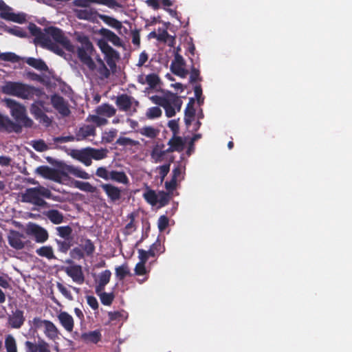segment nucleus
Segmentation results:
<instances>
[{"mask_svg": "<svg viewBox=\"0 0 352 352\" xmlns=\"http://www.w3.org/2000/svg\"><path fill=\"white\" fill-rule=\"evenodd\" d=\"M28 28L30 34L34 36L35 45H39L60 56L65 54L63 48L70 52L74 51V46L70 40L65 35L63 31L57 27H47L43 32L36 24L30 23Z\"/></svg>", "mask_w": 352, "mask_h": 352, "instance_id": "obj_1", "label": "nucleus"}, {"mask_svg": "<svg viewBox=\"0 0 352 352\" xmlns=\"http://www.w3.org/2000/svg\"><path fill=\"white\" fill-rule=\"evenodd\" d=\"M1 91L4 94L16 96L24 100H32L34 97L36 98H47V95L43 89L20 82H6V84L1 87Z\"/></svg>", "mask_w": 352, "mask_h": 352, "instance_id": "obj_2", "label": "nucleus"}, {"mask_svg": "<svg viewBox=\"0 0 352 352\" xmlns=\"http://www.w3.org/2000/svg\"><path fill=\"white\" fill-rule=\"evenodd\" d=\"M5 102L10 109L12 116L18 123V125H15L14 128L15 132H20L21 126L26 128L32 126L34 122L27 116L25 106L12 99H6Z\"/></svg>", "mask_w": 352, "mask_h": 352, "instance_id": "obj_3", "label": "nucleus"}, {"mask_svg": "<svg viewBox=\"0 0 352 352\" xmlns=\"http://www.w3.org/2000/svg\"><path fill=\"white\" fill-rule=\"evenodd\" d=\"M44 198L54 200V197L51 191L42 186L27 188L22 195L23 201L30 203L37 206L43 207L47 204Z\"/></svg>", "mask_w": 352, "mask_h": 352, "instance_id": "obj_4", "label": "nucleus"}, {"mask_svg": "<svg viewBox=\"0 0 352 352\" xmlns=\"http://www.w3.org/2000/svg\"><path fill=\"white\" fill-rule=\"evenodd\" d=\"M78 41L81 44V46L77 50L78 58L89 69V70H95L96 69V65L91 57V55L94 50L92 43L87 36H78Z\"/></svg>", "mask_w": 352, "mask_h": 352, "instance_id": "obj_5", "label": "nucleus"}, {"mask_svg": "<svg viewBox=\"0 0 352 352\" xmlns=\"http://www.w3.org/2000/svg\"><path fill=\"white\" fill-rule=\"evenodd\" d=\"M98 46L104 55V59L110 69L113 71L116 68V61L120 58L119 53L111 47L104 39H99L97 43Z\"/></svg>", "mask_w": 352, "mask_h": 352, "instance_id": "obj_6", "label": "nucleus"}, {"mask_svg": "<svg viewBox=\"0 0 352 352\" xmlns=\"http://www.w3.org/2000/svg\"><path fill=\"white\" fill-rule=\"evenodd\" d=\"M116 104L120 111L134 113L137 112L140 103L132 96L122 94L117 97Z\"/></svg>", "mask_w": 352, "mask_h": 352, "instance_id": "obj_7", "label": "nucleus"}, {"mask_svg": "<svg viewBox=\"0 0 352 352\" xmlns=\"http://www.w3.org/2000/svg\"><path fill=\"white\" fill-rule=\"evenodd\" d=\"M27 14L23 12L15 13L13 8L8 6L1 0V19L19 24H23L27 21Z\"/></svg>", "mask_w": 352, "mask_h": 352, "instance_id": "obj_8", "label": "nucleus"}, {"mask_svg": "<svg viewBox=\"0 0 352 352\" xmlns=\"http://www.w3.org/2000/svg\"><path fill=\"white\" fill-rule=\"evenodd\" d=\"M26 232L28 234L34 237L37 243H45L49 238V234L46 229L33 223L28 225Z\"/></svg>", "mask_w": 352, "mask_h": 352, "instance_id": "obj_9", "label": "nucleus"}, {"mask_svg": "<svg viewBox=\"0 0 352 352\" xmlns=\"http://www.w3.org/2000/svg\"><path fill=\"white\" fill-rule=\"evenodd\" d=\"M185 65L186 63L182 56L176 52L174 60L170 64L172 73L181 78H185L188 74V71L184 68Z\"/></svg>", "mask_w": 352, "mask_h": 352, "instance_id": "obj_10", "label": "nucleus"}, {"mask_svg": "<svg viewBox=\"0 0 352 352\" xmlns=\"http://www.w3.org/2000/svg\"><path fill=\"white\" fill-rule=\"evenodd\" d=\"M51 103L53 107L63 116H68L70 114L71 111L63 97L54 94L51 97Z\"/></svg>", "mask_w": 352, "mask_h": 352, "instance_id": "obj_11", "label": "nucleus"}, {"mask_svg": "<svg viewBox=\"0 0 352 352\" xmlns=\"http://www.w3.org/2000/svg\"><path fill=\"white\" fill-rule=\"evenodd\" d=\"M100 187L106 193L110 202L116 203L122 198V190L111 184H102Z\"/></svg>", "mask_w": 352, "mask_h": 352, "instance_id": "obj_12", "label": "nucleus"}, {"mask_svg": "<svg viewBox=\"0 0 352 352\" xmlns=\"http://www.w3.org/2000/svg\"><path fill=\"white\" fill-rule=\"evenodd\" d=\"M70 155L75 160L89 166L91 164V153L89 147L82 149H73L70 153Z\"/></svg>", "mask_w": 352, "mask_h": 352, "instance_id": "obj_13", "label": "nucleus"}, {"mask_svg": "<svg viewBox=\"0 0 352 352\" xmlns=\"http://www.w3.org/2000/svg\"><path fill=\"white\" fill-rule=\"evenodd\" d=\"M26 237L17 231H11L8 235V242L11 247L16 250L23 249L28 241H25Z\"/></svg>", "mask_w": 352, "mask_h": 352, "instance_id": "obj_14", "label": "nucleus"}, {"mask_svg": "<svg viewBox=\"0 0 352 352\" xmlns=\"http://www.w3.org/2000/svg\"><path fill=\"white\" fill-rule=\"evenodd\" d=\"M65 272L67 276L72 278L73 281L80 285L84 283L85 276L80 265H73L67 267L65 269Z\"/></svg>", "mask_w": 352, "mask_h": 352, "instance_id": "obj_15", "label": "nucleus"}, {"mask_svg": "<svg viewBox=\"0 0 352 352\" xmlns=\"http://www.w3.org/2000/svg\"><path fill=\"white\" fill-rule=\"evenodd\" d=\"M98 34L101 35L104 38V40H105L107 42L109 41L113 45L117 47L122 46L121 38L111 30L102 28L99 30Z\"/></svg>", "mask_w": 352, "mask_h": 352, "instance_id": "obj_16", "label": "nucleus"}, {"mask_svg": "<svg viewBox=\"0 0 352 352\" xmlns=\"http://www.w3.org/2000/svg\"><path fill=\"white\" fill-rule=\"evenodd\" d=\"M111 277V272L109 270L102 271L98 275V280H96L95 287L96 293H98L104 290L105 286L109 283Z\"/></svg>", "mask_w": 352, "mask_h": 352, "instance_id": "obj_17", "label": "nucleus"}, {"mask_svg": "<svg viewBox=\"0 0 352 352\" xmlns=\"http://www.w3.org/2000/svg\"><path fill=\"white\" fill-rule=\"evenodd\" d=\"M25 320L23 311L16 309L12 312V315L9 316L8 322L12 328L19 329L23 324Z\"/></svg>", "mask_w": 352, "mask_h": 352, "instance_id": "obj_18", "label": "nucleus"}, {"mask_svg": "<svg viewBox=\"0 0 352 352\" xmlns=\"http://www.w3.org/2000/svg\"><path fill=\"white\" fill-rule=\"evenodd\" d=\"M96 135V129L92 125H84L79 128L76 132V141H81L86 139L89 136H94Z\"/></svg>", "mask_w": 352, "mask_h": 352, "instance_id": "obj_19", "label": "nucleus"}, {"mask_svg": "<svg viewBox=\"0 0 352 352\" xmlns=\"http://www.w3.org/2000/svg\"><path fill=\"white\" fill-rule=\"evenodd\" d=\"M61 325L69 332L72 331L74 329V319L68 313L63 311L58 316Z\"/></svg>", "mask_w": 352, "mask_h": 352, "instance_id": "obj_20", "label": "nucleus"}, {"mask_svg": "<svg viewBox=\"0 0 352 352\" xmlns=\"http://www.w3.org/2000/svg\"><path fill=\"white\" fill-rule=\"evenodd\" d=\"M79 246L82 250L86 256H92L96 250V247L93 241L87 238H81Z\"/></svg>", "mask_w": 352, "mask_h": 352, "instance_id": "obj_21", "label": "nucleus"}, {"mask_svg": "<svg viewBox=\"0 0 352 352\" xmlns=\"http://www.w3.org/2000/svg\"><path fill=\"white\" fill-rule=\"evenodd\" d=\"M81 338L86 343L97 344L101 340L102 334L99 330H95L82 333Z\"/></svg>", "mask_w": 352, "mask_h": 352, "instance_id": "obj_22", "label": "nucleus"}, {"mask_svg": "<svg viewBox=\"0 0 352 352\" xmlns=\"http://www.w3.org/2000/svg\"><path fill=\"white\" fill-rule=\"evenodd\" d=\"M65 170L67 171V175L69 174L73 175L74 176L84 179H90L91 175L82 170L80 168L76 167L72 165H65Z\"/></svg>", "mask_w": 352, "mask_h": 352, "instance_id": "obj_23", "label": "nucleus"}, {"mask_svg": "<svg viewBox=\"0 0 352 352\" xmlns=\"http://www.w3.org/2000/svg\"><path fill=\"white\" fill-rule=\"evenodd\" d=\"M1 30L19 38H25L28 36L27 32L19 26L14 25L13 27H9L7 25L1 23Z\"/></svg>", "mask_w": 352, "mask_h": 352, "instance_id": "obj_24", "label": "nucleus"}, {"mask_svg": "<svg viewBox=\"0 0 352 352\" xmlns=\"http://www.w3.org/2000/svg\"><path fill=\"white\" fill-rule=\"evenodd\" d=\"M96 112L98 115L111 118L116 114V110L112 105L105 103L98 106Z\"/></svg>", "mask_w": 352, "mask_h": 352, "instance_id": "obj_25", "label": "nucleus"}, {"mask_svg": "<svg viewBox=\"0 0 352 352\" xmlns=\"http://www.w3.org/2000/svg\"><path fill=\"white\" fill-rule=\"evenodd\" d=\"M41 98H37L30 106V111L35 119L38 120L44 113L42 108L44 107L45 102Z\"/></svg>", "mask_w": 352, "mask_h": 352, "instance_id": "obj_26", "label": "nucleus"}, {"mask_svg": "<svg viewBox=\"0 0 352 352\" xmlns=\"http://www.w3.org/2000/svg\"><path fill=\"white\" fill-rule=\"evenodd\" d=\"M44 328V333L47 338L52 340L58 338V330L52 322L48 320Z\"/></svg>", "mask_w": 352, "mask_h": 352, "instance_id": "obj_27", "label": "nucleus"}, {"mask_svg": "<svg viewBox=\"0 0 352 352\" xmlns=\"http://www.w3.org/2000/svg\"><path fill=\"white\" fill-rule=\"evenodd\" d=\"M98 17L104 23L116 30H120L122 28V23L112 16L106 14H99Z\"/></svg>", "mask_w": 352, "mask_h": 352, "instance_id": "obj_28", "label": "nucleus"}, {"mask_svg": "<svg viewBox=\"0 0 352 352\" xmlns=\"http://www.w3.org/2000/svg\"><path fill=\"white\" fill-rule=\"evenodd\" d=\"M48 219L54 224H60L63 222L64 217L58 210L52 209L45 213Z\"/></svg>", "mask_w": 352, "mask_h": 352, "instance_id": "obj_29", "label": "nucleus"}, {"mask_svg": "<svg viewBox=\"0 0 352 352\" xmlns=\"http://www.w3.org/2000/svg\"><path fill=\"white\" fill-rule=\"evenodd\" d=\"M65 165L66 164H63L61 166L60 170L52 168L49 179L60 183L63 177H67V171L65 170Z\"/></svg>", "mask_w": 352, "mask_h": 352, "instance_id": "obj_30", "label": "nucleus"}, {"mask_svg": "<svg viewBox=\"0 0 352 352\" xmlns=\"http://www.w3.org/2000/svg\"><path fill=\"white\" fill-rule=\"evenodd\" d=\"M109 179L123 184H127L129 182L128 177L123 171L111 170Z\"/></svg>", "mask_w": 352, "mask_h": 352, "instance_id": "obj_31", "label": "nucleus"}, {"mask_svg": "<svg viewBox=\"0 0 352 352\" xmlns=\"http://www.w3.org/2000/svg\"><path fill=\"white\" fill-rule=\"evenodd\" d=\"M73 186L86 192H95L97 190L96 187L92 186L90 183L87 182H82L78 180H74L73 182Z\"/></svg>", "mask_w": 352, "mask_h": 352, "instance_id": "obj_32", "label": "nucleus"}, {"mask_svg": "<svg viewBox=\"0 0 352 352\" xmlns=\"http://www.w3.org/2000/svg\"><path fill=\"white\" fill-rule=\"evenodd\" d=\"M138 133L148 138L154 139L159 135L160 130L151 126H145L140 129Z\"/></svg>", "mask_w": 352, "mask_h": 352, "instance_id": "obj_33", "label": "nucleus"}, {"mask_svg": "<svg viewBox=\"0 0 352 352\" xmlns=\"http://www.w3.org/2000/svg\"><path fill=\"white\" fill-rule=\"evenodd\" d=\"M25 62L30 66L41 71H46L48 69L45 63L41 59L30 57L26 59Z\"/></svg>", "mask_w": 352, "mask_h": 352, "instance_id": "obj_34", "label": "nucleus"}, {"mask_svg": "<svg viewBox=\"0 0 352 352\" xmlns=\"http://www.w3.org/2000/svg\"><path fill=\"white\" fill-rule=\"evenodd\" d=\"M36 253L42 257H45L47 259H56V256L54 254V250L52 246L45 245L38 248L36 250Z\"/></svg>", "mask_w": 352, "mask_h": 352, "instance_id": "obj_35", "label": "nucleus"}, {"mask_svg": "<svg viewBox=\"0 0 352 352\" xmlns=\"http://www.w3.org/2000/svg\"><path fill=\"white\" fill-rule=\"evenodd\" d=\"M164 251V247L162 245L161 241L157 239L151 245L149 250H148V253L150 254L151 257H155L163 253Z\"/></svg>", "mask_w": 352, "mask_h": 352, "instance_id": "obj_36", "label": "nucleus"}, {"mask_svg": "<svg viewBox=\"0 0 352 352\" xmlns=\"http://www.w3.org/2000/svg\"><path fill=\"white\" fill-rule=\"evenodd\" d=\"M168 144L173 146L177 152H181L184 150V142L181 137L176 136V135H173V137L170 139Z\"/></svg>", "mask_w": 352, "mask_h": 352, "instance_id": "obj_37", "label": "nucleus"}, {"mask_svg": "<svg viewBox=\"0 0 352 352\" xmlns=\"http://www.w3.org/2000/svg\"><path fill=\"white\" fill-rule=\"evenodd\" d=\"M96 294L100 297L102 304L106 306H110L115 298L113 292L107 293L102 291Z\"/></svg>", "mask_w": 352, "mask_h": 352, "instance_id": "obj_38", "label": "nucleus"}, {"mask_svg": "<svg viewBox=\"0 0 352 352\" xmlns=\"http://www.w3.org/2000/svg\"><path fill=\"white\" fill-rule=\"evenodd\" d=\"M56 230L57 234L64 239H69L73 231L69 226H58L56 228Z\"/></svg>", "mask_w": 352, "mask_h": 352, "instance_id": "obj_39", "label": "nucleus"}, {"mask_svg": "<svg viewBox=\"0 0 352 352\" xmlns=\"http://www.w3.org/2000/svg\"><path fill=\"white\" fill-rule=\"evenodd\" d=\"M55 242L57 244L58 251L66 254L68 250H70L72 244L69 239H65L63 241L56 239Z\"/></svg>", "mask_w": 352, "mask_h": 352, "instance_id": "obj_40", "label": "nucleus"}, {"mask_svg": "<svg viewBox=\"0 0 352 352\" xmlns=\"http://www.w3.org/2000/svg\"><path fill=\"white\" fill-rule=\"evenodd\" d=\"M130 274V270L126 264L122 265L116 268V276L120 280H124L126 276Z\"/></svg>", "mask_w": 352, "mask_h": 352, "instance_id": "obj_41", "label": "nucleus"}, {"mask_svg": "<svg viewBox=\"0 0 352 352\" xmlns=\"http://www.w3.org/2000/svg\"><path fill=\"white\" fill-rule=\"evenodd\" d=\"M165 152H164L159 146L156 145L151 151V157L155 163L162 161Z\"/></svg>", "mask_w": 352, "mask_h": 352, "instance_id": "obj_42", "label": "nucleus"}, {"mask_svg": "<svg viewBox=\"0 0 352 352\" xmlns=\"http://www.w3.org/2000/svg\"><path fill=\"white\" fill-rule=\"evenodd\" d=\"M143 197L146 202L152 206H155L157 204V194L153 190H148L144 193Z\"/></svg>", "mask_w": 352, "mask_h": 352, "instance_id": "obj_43", "label": "nucleus"}, {"mask_svg": "<svg viewBox=\"0 0 352 352\" xmlns=\"http://www.w3.org/2000/svg\"><path fill=\"white\" fill-rule=\"evenodd\" d=\"M89 151L91 160H100L107 157V151L105 149H97L89 147Z\"/></svg>", "mask_w": 352, "mask_h": 352, "instance_id": "obj_44", "label": "nucleus"}, {"mask_svg": "<svg viewBox=\"0 0 352 352\" xmlns=\"http://www.w3.org/2000/svg\"><path fill=\"white\" fill-rule=\"evenodd\" d=\"M172 195L164 191H160L157 194V204L160 207H164L168 204Z\"/></svg>", "mask_w": 352, "mask_h": 352, "instance_id": "obj_45", "label": "nucleus"}, {"mask_svg": "<svg viewBox=\"0 0 352 352\" xmlns=\"http://www.w3.org/2000/svg\"><path fill=\"white\" fill-rule=\"evenodd\" d=\"M5 347L7 352H17L16 340L12 335L6 338Z\"/></svg>", "mask_w": 352, "mask_h": 352, "instance_id": "obj_46", "label": "nucleus"}, {"mask_svg": "<svg viewBox=\"0 0 352 352\" xmlns=\"http://www.w3.org/2000/svg\"><path fill=\"white\" fill-rule=\"evenodd\" d=\"M162 110L158 107H153L151 108H148L146 113V116L148 119H155L158 118L162 116Z\"/></svg>", "mask_w": 352, "mask_h": 352, "instance_id": "obj_47", "label": "nucleus"}, {"mask_svg": "<svg viewBox=\"0 0 352 352\" xmlns=\"http://www.w3.org/2000/svg\"><path fill=\"white\" fill-rule=\"evenodd\" d=\"M69 256L72 259L81 260L86 256L82 250L78 245L72 249L69 252Z\"/></svg>", "mask_w": 352, "mask_h": 352, "instance_id": "obj_48", "label": "nucleus"}, {"mask_svg": "<svg viewBox=\"0 0 352 352\" xmlns=\"http://www.w3.org/2000/svg\"><path fill=\"white\" fill-rule=\"evenodd\" d=\"M47 320H42L38 317H35L33 318L32 321H29L31 328L34 329V331H36L38 329L41 327H44L47 322Z\"/></svg>", "mask_w": 352, "mask_h": 352, "instance_id": "obj_49", "label": "nucleus"}, {"mask_svg": "<svg viewBox=\"0 0 352 352\" xmlns=\"http://www.w3.org/2000/svg\"><path fill=\"white\" fill-rule=\"evenodd\" d=\"M89 121H91L96 124L98 126L106 125L108 123L107 118L101 117L100 115H91L87 118Z\"/></svg>", "mask_w": 352, "mask_h": 352, "instance_id": "obj_50", "label": "nucleus"}, {"mask_svg": "<svg viewBox=\"0 0 352 352\" xmlns=\"http://www.w3.org/2000/svg\"><path fill=\"white\" fill-rule=\"evenodd\" d=\"M163 108L165 110L166 116L168 118H172L176 113L175 109L173 107L170 97L168 98V100L166 101L165 104L163 106Z\"/></svg>", "mask_w": 352, "mask_h": 352, "instance_id": "obj_51", "label": "nucleus"}, {"mask_svg": "<svg viewBox=\"0 0 352 352\" xmlns=\"http://www.w3.org/2000/svg\"><path fill=\"white\" fill-rule=\"evenodd\" d=\"M118 145L120 146H136L139 144L138 141L132 140L129 138L126 137H120L119 138L116 142Z\"/></svg>", "mask_w": 352, "mask_h": 352, "instance_id": "obj_52", "label": "nucleus"}, {"mask_svg": "<svg viewBox=\"0 0 352 352\" xmlns=\"http://www.w3.org/2000/svg\"><path fill=\"white\" fill-rule=\"evenodd\" d=\"M118 131L116 129H112L108 132H104L102 135V142L105 143H111L116 137Z\"/></svg>", "mask_w": 352, "mask_h": 352, "instance_id": "obj_53", "label": "nucleus"}, {"mask_svg": "<svg viewBox=\"0 0 352 352\" xmlns=\"http://www.w3.org/2000/svg\"><path fill=\"white\" fill-rule=\"evenodd\" d=\"M146 82L151 88H155L160 82V78L155 74H150L146 76Z\"/></svg>", "mask_w": 352, "mask_h": 352, "instance_id": "obj_54", "label": "nucleus"}, {"mask_svg": "<svg viewBox=\"0 0 352 352\" xmlns=\"http://www.w3.org/2000/svg\"><path fill=\"white\" fill-rule=\"evenodd\" d=\"M1 60L17 63L20 60V57L13 52H5L1 53Z\"/></svg>", "mask_w": 352, "mask_h": 352, "instance_id": "obj_55", "label": "nucleus"}, {"mask_svg": "<svg viewBox=\"0 0 352 352\" xmlns=\"http://www.w3.org/2000/svg\"><path fill=\"white\" fill-rule=\"evenodd\" d=\"M94 3L101 4L107 6L110 8H115L120 7V4L116 0H93Z\"/></svg>", "mask_w": 352, "mask_h": 352, "instance_id": "obj_56", "label": "nucleus"}, {"mask_svg": "<svg viewBox=\"0 0 352 352\" xmlns=\"http://www.w3.org/2000/svg\"><path fill=\"white\" fill-rule=\"evenodd\" d=\"M52 168L47 166H40L36 168V172L43 177L49 179Z\"/></svg>", "mask_w": 352, "mask_h": 352, "instance_id": "obj_57", "label": "nucleus"}, {"mask_svg": "<svg viewBox=\"0 0 352 352\" xmlns=\"http://www.w3.org/2000/svg\"><path fill=\"white\" fill-rule=\"evenodd\" d=\"M194 103L195 99L193 98H190L184 111V114L186 116L195 117V109L194 108Z\"/></svg>", "mask_w": 352, "mask_h": 352, "instance_id": "obj_58", "label": "nucleus"}, {"mask_svg": "<svg viewBox=\"0 0 352 352\" xmlns=\"http://www.w3.org/2000/svg\"><path fill=\"white\" fill-rule=\"evenodd\" d=\"M75 14L78 19H84V20H88L91 16V12L86 9H85V10L76 9L75 10Z\"/></svg>", "mask_w": 352, "mask_h": 352, "instance_id": "obj_59", "label": "nucleus"}, {"mask_svg": "<svg viewBox=\"0 0 352 352\" xmlns=\"http://www.w3.org/2000/svg\"><path fill=\"white\" fill-rule=\"evenodd\" d=\"M56 287L58 291L69 300H72L74 299L71 292L67 289L66 287H65L62 283H57Z\"/></svg>", "mask_w": 352, "mask_h": 352, "instance_id": "obj_60", "label": "nucleus"}, {"mask_svg": "<svg viewBox=\"0 0 352 352\" xmlns=\"http://www.w3.org/2000/svg\"><path fill=\"white\" fill-rule=\"evenodd\" d=\"M201 80V77H200L199 70L195 67H192L190 75V82L194 83Z\"/></svg>", "mask_w": 352, "mask_h": 352, "instance_id": "obj_61", "label": "nucleus"}, {"mask_svg": "<svg viewBox=\"0 0 352 352\" xmlns=\"http://www.w3.org/2000/svg\"><path fill=\"white\" fill-rule=\"evenodd\" d=\"M97 71L102 78H107L110 76V70L107 67L104 63L99 65Z\"/></svg>", "mask_w": 352, "mask_h": 352, "instance_id": "obj_62", "label": "nucleus"}, {"mask_svg": "<svg viewBox=\"0 0 352 352\" xmlns=\"http://www.w3.org/2000/svg\"><path fill=\"white\" fill-rule=\"evenodd\" d=\"M96 175L105 180H109L110 177V172H109L105 167L102 166L97 168Z\"/></svg>", "mask_w": 352, "mask_h": 352, "instance_id": "obj_63", "label": "nucleus"}, {"mask_svg": "<svg viewBox=\"0 0 352 352\" xmlns=\"http://www.w3.org/2000/svg\"><path fill=\"white\" fill-rule=\"evenodd\" d=\"M36 345L38 352H51L49 344L44 340H38V344Z\"/></svg>", "mask_w": 352, "mask_h": 352, "instance_id": "obj_64", "label": "nucleus"}]
</instances>
